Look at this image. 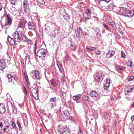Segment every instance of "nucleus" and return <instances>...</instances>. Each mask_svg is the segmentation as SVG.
Wrapping results in <instances>:
<instances>
[{
    "instance_id": "f257e3e1",
    "label": "nucleus",
    "mask_w": 134,
    "mask_h": 134,
    "mask_svg": "<svg viewBox=\"0 0 134 134\" xmlns=\"http://www.w3.org/2000/svg\"><path fill=\"white\" fill-rule=\"evenodd\" d=\"M22 30H19L15 32L12 35V38L9 37L7 38L8 40L12 46L16 44V42H19L22 39L24 36Z\"/></svg>"
},
{
    "instance_id": "f03ea898",
    "label": "nucleus",
    "mask_w": 134,
    "mask_h": 134,
    "mask_svg": "<svg viewBox=\"0 0 134 134\" xmlns=\"http://www.w3.org/2000/svg\"><path fill=\"white\" fill-rule=\"evenodd\" d=\"M10 126L9 122L6 121L2 120L0 122V130H1L0 132H8L9 130Z\"/></svg>"
},
{
    "instance_id": "7ed1b4c3",
    "label": "nucleus",
    "mask_w": 134,
    "mask_h": 134,
    "mask_svg": "<svg viewBox=\"0 0 134 134\" xmlns=\"http://www.w3.org/2000/svg\"><path fill=\"white\" fill-rule=\"evenodd\" d=\"M120 10L121 11H123L122 14L124 16L131 18L134 15V12L133 10H129L127 8H121Z\"/></svg>"
},
{
    "instance_id": "20e7f679",
    "label": "nucleus",
    "mask_w": 134,
    "mask_h": 134,
    "mask_svg": "<svg viewBox=\"0 0 134 134\" xmlns=\"http://www.w3.org/2000/svg\"><path fill=\"white\" fill-rule=\"evenodd\" d=\"M6 18L4 23L3 24V26L5 28L7 29L9 28L11 26L12 22V20L11 16L9 14H7L5 15Z\"/></svg>"
},
{
    "instance_id": "39448f33",
    "label": "nucleus",
    "mask_w": 134,
    "mask_h": 134,
    "mask_svg": "<svg viewBox=\"0 0 134 134\" xmlns=\"http://www.w3.org/2000/svg\"><path fill=\"white\" fill-rule=\"evenodd\" d=\"M47 51L43 48L39 49L37 52L36 55L39 58L41 57L42 60H44V57L46 56Z\"/></svg>"
},
{
    "instance_id": "423d86ee",
    "label": "nucleus",
    "mask_w": 134,
    "mask_h": 134,
    "mask_svg": "<svg viewBox=\"0 0 134 134\" xmlns=\"http://www.w3.org/2000/svg\"><path fill=\"white\" fill-rule=\"evenodd\" d=\"M57 99L55 97L51 98L49 101V107L51 108L54 107L56 105Z\"/></svg>"
},
{
    "instance_id": "0eeeda50",
    "label": "nucleus",
    "mask_w": 134,
    "mask_h": 134,
    "mask_svg": "<svg viewBox=\"0 0 134 134\" xmlns=\"http://www.w3.org/2000/svg\"><path fill=\"white\" fill-rule=\"evenodd\" d=\"M38 86L36 85L32 90V93L33 96L34 97L35 99H36L38 98L37 97L38 94Z\"/></svg>"
},
{
    "instance_id": "6e6552de",
    "label": "nucleus",
    "mask_w": 134,
    "mask_h": 134,
    "mask_svg": "<svg viewBox=\"0 0 134 134\" xmlns=\"http://www.w3.org/2000/svg\"><path fill=\"white\" fill-rule=\"evenodd\" d=\"M27 21L25 19H21L18 26V30H24L25 25Z\"/></svg>"
},
{
    "instance_id": "1a4fd4ad",
    "label": "nucleus",
    "mask_w": 134,
    "mask_h": 134,
    "mask_svg": "<svg viewBox=\"0 0 134 134\" xmlns=\"http://www.w3.org/2000/svg\"><path fill=\"white\" fill-rule=\"evenodd\" d=\"M9 1L12 5V7L11 9L13 12L16 10V8L15 6L17 4L19 0H9Z\"/></svg>"
},
{
    "instance_id": "9d476101",
    "label": "nucleus",
    "mask_w": 134,
    "mask_h": 134,
    "mask_svg": "<svg viewBox=\"0 0 134 134\" xmlns=\"http://www.w3.org/2000/svg\"><path fill=\"white\" fill-rule=\"evenodd\" d=\"M132 91H134V86H128L126 87L125 92L126 94Z\"/></svg>"
},
{
    "instance_id": "9b49d317",
    "label": "nucleus",
    "mask_w": 134,
    "mask_h": 134,
    "mask_svg": "<svg viewBox=\"0 0 134 134\" xmlns=\"http://www.w3.org/2000/svg\"><path fill=\"white\" fill-rule=\"evenodd\" d=\"M23 4L24 10L25 12L26 13L29 10L28 1L27 0L24 1L23 2Z\"/></svg>"
},
{
    "instance_id": "f8f14e48",
    "label": "nucleus",
    "mask_w": 134,
    "mask_h": 134,
    "mask_svg": "<svg viewBox=\"0 0 134 134\" xmlns=\"http://www.w3.org/2000/svg\"><path fill=\"white\" fill-rule=\"evenodd\" d=\"M110 80L108 79H106V80L105 81L103 84V86L104 89L107 90L109 87L110 84Z\"/></svg>"
},
{
    "instance_id": "ddd939ff",
    "label": "nucleus",
    "mask_w": 134,
    "mask_h": 134,
    "mask_svg": "<svg viewBox=\"0 0 134 134\" xmlns=\"http://www.w3.org/2000/svg\"><path fill=\"white\" fill-rule=\"evenodd\" d=\"M5 67V62L4 59L0 60V70H3Z\"/></svg>"
},
{
    "instance_id": "4468645a",
    "label": "nucleus",
    "mask_w": 134,
    "mask_h": 134,
    "mask_svg": "<svg viewBox=\"0 0 134 134\" xmlns=\"http://www.w3.org/2000/svg\"><path fill=\"white\" fill-rule=\"evenodd\" d=\"M35 24L34 23L29 22L27 23V25L28 26L29 29L35 30L36 29V27L35 25Z\"/></svg>"
},
{
    "instance_id": "2eb2a0df",
    "label": "nucleus",
    "mask_w": 134,
    "mask_h": 134,
    "mask_svg": "<svg viewBox=\"0 0 134 134\" xmlns=\"http://www.w3.org/2000/svg\"><path fill=\"white\" fill-rule=\"evenodd\" d=\"M5 111V105L4 103L0 104V113L3 114Z\"/></svg>"
},
{
    "instance_id": "dca6fc26",
    "label": "nucleus",
    "mask_w": 134,
    "mask_h": 134,
    "mask_svg": "<svg viewBox=\"0 0 134 134\" xmlns=\"http://www.w3.org/2000/svg\"><path fill=\"white\" fill-rule=\"evenodd\" d=\"M115 52L114 51L110 50L109 51L108 53L107 54L106 56L107 58L111 57L115 54Z\"/></svg>"
},
{
    "instance_id": "f3484780",
    "label": "nucleus",
    "mask_w": 134,
    "mask_h": 134,
    "mask_svg": "<svg viewBox=\"0 0 134 134\" xmlns=\"http://www.w3.org/2000/svg\"><path fill=\"white\" fill-rule=\"evenodd\" d=\"M57 65L60 72L63 74L64 72V71L63 67V65L60 63H58Z\"/></svg>"
},
{
    "instance_id": "a211bd4d",
    "label": "nucleus",
    "mask_w": 134,
    "mask_h": 134,
    "mask_svg": "<svg viewBox=\"0 0 134 134\" xmlns=\"http://www.w3.org/2000/svg\"><path fill=\"white\" fill-rule=\"evenodd\" d=\"M90 95L91 96L94 97H97L98 95V93L96 91H92L90 93Z\"/></svg>"
},
{
    "instance_id": "6ab92c4d",
    "label": "nucleus",
    "mask_w": 134,
    "mask_h": 134,
    "mask_svg": "<svg viewBox=\"0 0 134 134\" xmlns=\"http://www.w3.org/2000/svg\"><path fill=\"white\" fill-rule=\"evenodd\" d=\"M35 76L36 79L40 80L41 79V75L39 72L38 71H36L35 72Z\"/></svg>"
},
{
    "instance_id": "aec40b11",
    "label": "nucleus",
    "mask_w": 134,
    "mask_h": 134,
    "mask_svg": "<svg viewBox=\"0 0 134 134\" xmlns=\"http://www.w3.org/2000/svg\"><path fill=\"white\" fill-rule=\"evenodd\" d=\"M95 21V19L92 18L88 19V20H85V22L87 23H89L90 24H92Z\"/></svg>"
},
{
    "instance_id": "412c9836",
    "label": "nucleus",
    "mask_w": 134,
    "mask_h": 134,
    "mask_svg": "<svg viewBox=\"0 0 134 134\" xmlns=\"http://www.w3.org/2000/svg\"><path fill=\"white\" fill-rule=\"evenodd\" d=\"M98 1H99V4L102 7L104 6V5L102 4L103 1H105L106 3H108L110 1V0H98Z\"/></svg>"
},
{
    "instance_id": "4be33fe9",
    "label": "nucleus",
    "mask_w": 134,
    "mask_h": 134,
    "mask_svg": "<svg viewBox=\"0 0 134 134\" xmlns=\"http://www.w3.org/2000/svg\"><path fill=\"white\" fill-rule=\"evenodd\" d=\"M68 130V128L67 127H65L62 130L60 134H67Z\"/></svg>"
},
{
    "instance_id": "5701e85b",
    "label": "nucleus",
    "mask_w": 134,
    "mask_h": 134,
    "mask_svg": "<svg viewBox=\"0 0 134 134\" xmlns=\"http://www.w3.org/2000/svg\"><path fill=\"white\" fill-rule=\"evenodd\" d=\"M87 11L90 14H91L92 13H93L94 12V9L92 7H91L90 9H87Z\"/></svg>"
},
{
    "instance_id": "b1692460",
    "label": "nucleus",
    "mask_w": 134,
    "mask_h": 134,
    "mask_svg": "<svg viewBox=\"0 0 134 134\" xmlns=\"http://www.w3.org/2000/svg\"><path fill=\"white\" fill-rule=\"evenodd\" d=\"M7 76L9 82H11L12 80V75L10 74H8L7 75Z\"/></svg>"
},
{
    "instance_id": "393cba45",
    "label": "nucleus",
    "mask_w": 134,
    "mask_h": 134,
    "mask_svg": "<svg viewBox=\"0 0 134 134\" xmlns=\"http://www.w3.org/2000/svg\"><path fill=\"white\" fill-rule=\"evenodd\" d=\"M110 25L112 27L115 29H116L117 28L116 24L113 22H110Z\"/></svg>"
},
{
    "instance_id": "a878e982",
    "label": "nucleus",
    "mask_w": 134,
    "mask_h": 134,
    "mask_svg": "<svg viewBox=\"0 0 134 134\" xmlns=\"http://www.w3.org/2000/svg\"><path fill=\"white\" fill-rule=\"evenodd\" d=\"M126 63L128 66L130 67L131 68H133V62H132L130 60H129Z\"/></svg>"
},
{
    "instance_id": "bb28decb",
    "label": "nucleus",
    "mask_w": 134,
    "mask_h": 134,
    "mask_svg": "<svg viewBox=\"0 0 134 134\" xmlns=\"http://www.w3.org/2000/svg\"><path fill=\"white\" fill-rule=\"evenodd\" d=\"M80 98V97L78 95L74 96H73L72 98L74 100H79Z\"/></svg>"
},
{
    "instance_id": "cd10ccee",
    "label": "nucleus",
    "mask_w": 134,
    "mask_h": 134,
    "mask_svg": "<svg viewBox=\"0 0 134 134\" xmlns=\"http://www.w3.org/2000/svg\"><path fill=\"white\" fill-rule=\"evenodd\" d=\"M103 75V72L101 71H99L97 73L96 76L102 78V79H103V77H102V75Z\"/></svg>"
},
{
    "instance_id": "c85d7f7f",
    "label": "nucleus",
    "mask_w": 134,
    "mask_h": 134,
    "mask_svg": "<svg viewBox=\"0 0 134 134\" xmlns=\"http://www.w3.org/2000/svg\"><path fill=\"white\" fill-rule=\"evenodd\" d=\"M82 29L80 27H77L76 29H75V33H77V32H82Z\"/></svg>"
},
{
    "instance_id": "c756f323",
    "label": "nucleus",
    "mask_w": 134,
    "mask_h": 134,
    "mask_svg": "<svg viewBox=\"0 0 134 134\" xmlns=\"http://www.w3.org/2000/svg\"><path fill=\"white\" fill-rule=\"evenodd\" d=\"M116 68L119 70H122L125 69L124 67L120 65H118L116 66Z\"/></svg>"
},
{
    "instance_id": "7c9ffc66",
    "label": "nucleus",
    "mask_w": 134,
    "mask_h": 134,
    "mask_svg": "<svg viewBox=\"0 0 134 134\" xmlns=\"http://www.w3.org/2000/svg\"><path fill=\"white\" fill-rule=\"evenodd\" d=\"M103 26L105 28L106 30H108L109 32L111 31V30L110 29L109 27L107 26L105 23H103Z\"/></svg>"
},
{
    "instance_id": "2f4dec72",
    "label": "nucleus",
    "mask_w": 134,
    "mask_h": 134,
    "mask_svg": "<svg viewBox=\"0 0 134 134\" xmlns=\"http://www.w3.org/2000/svg\"><path fill=\"white\" fill-rule=\"evenodd\" d=\"M76 34V36L78 38H80L81 36L82 35V32H77V33H75Z\"/></svg>"
},
{
    "instance_id": "473e14b6",
    "label": "nucleus",
    "mask_w": 134,
    "mask_h": 134,
    "mask_svg": "<svg viewBox=\"0 0 134 134\" xmlns=\"http://www.w3.org/2000/svg\"><path fill=\"white\" fill-rule=\"evenodd\" d=\"M95 80L96 82H100L101 80V78L97 76L95 77Z\"/></svg>"
},
{
    "instance_id": "72a5a7b5",
    "label": "nucleus",
    "mask_w": 134,
    "mask_h": 134,
    "mask_svg": "<svg viewBox=\"0 0 134 134\" xmlns=\"http://www.w3.org/2000/svg\"><path fill=\"white\" fill-rule=\"evenodd\" d=\"M63 113L65 116H68L69 115V113L66 110H64L63 112Z\"/></svg>"
},
{
    "instance_id": "f704fd0d",
    "label": "nucleus",
    "mask_w": 134,
    "mask_h": 134,
    "mask_svg": "<svg viewBox=\"0 0 134 134\" xmlns=\"http://www.w3.org/2000/svg\"><path fill=\"white\" fill-rule=\"evenodd\" d=\"M63 17L66 20H69L70 18L68 14L64 15Z\"/></svg>"
},
{
    "instance_id": "c9c22d12",
    "label": "nucleus",
    "mask_w": 134,
    "mask_h": 134,
    "mask_svg": "<svg viewBox=\"0 0 134 134\" xmlns=\"http://www.w3.org/2000/svg\"><path fill=\"white\" fill-rule=\"evenodd\" d=\"M88 97L86 96H83L82 97V100L84 102L87 101L88 99Z\"/></svg>"
},
{
    "instance_id": "e433bc0d",
    "label": "nucleus",
    "mask_w": 134,
    "mask_h": 134,
    "mask_svg": "<svg viewBox=\"0 0 134 134\" xmlns=\"http://www.w3.org/2000/svg\"><path fill=\"white\" fill-rule=\"evenodd\" d=\"M51 84L53 86H55V82L54 79H52L51 81Z\"/></svg>"
},
{
    "instance_id": "4c0bfd02",
    "label": "nucleus",
    "mask_w": 134,
    "mask_h": 134,
    "mask_svg": "<svg viewBox=\"0 0 134 134\" xmlns=\"http://www.w3.org/2000/svg\"><path fill=\"white\" fill-rule=\"evenodd\" d=\"M83 17L86 19H87L88 18V15L87 13H84L83 15Z\"/></svg>"
},
{
    "instance_id": "58836bf2",
    "label": "nucleus",
    "mask_w": 134,
    "mask_h": 134,
    "mask_svg": "<svg viewBox=\"0 0 134 134\" xmlns=\"http://www.w3.org/2000/svg\"><path fill=\"white\" fill-rule=\"evenodd\" d=\"M16 124L18 126L19 130H21L22 129V127L20 123L18 121H17L16 122Z\"/></svg>"
},
{
    "instance_id": "ea45409f",
    "label": "nucleus",
    "mask_w": 134,
    "mask_h": 134,
    "mask_svg": "<svg viewBox=\"0 0 134 134\" xmlns=\"http://www.w3.org/2000/svg\"><path fill=\"white\" fill-rule=\"evenodd\" d=\"M12 126L13 128L15 129L16 130V125L15 124V123L14 122H12Z\"/></svg>"
},
{
    "instance_id": "a19ab883",
    "label": "nucleus",
    "mask_w": 134,
    "mask_h": 134,
    "mask_svg": "<svg viewBox=\"0 0 134 134\" xmlns=\"http://www.w3.org/2000/svg\"><path fill=\"white\" fill-rule=\"evenodd\" d=\"M38 2L41 4L43 5L45 3L44 1L43 0H38Z\"/></svg>"
},
{
    "instance_id": "79ce46f5",
    "label": "nucleus",
    "mask_w": 134,
    "mask_h": 134,
    "mask_svg": "<svg viewBox=\"0 0 134 134\" xmlns=\"http://www.w3.org/2000/svg\"><path fill=\"white\" fill-rule=\"evenodd\" d=\"M25 41L26 42L28 43H31L32 42V41L31 40L28 39L27 37H25Z\"/></svg>"
},
{
    "instance_id": "37998d69",
    "label": "nucleus",
    "mask_w": 134,
    "mask_h": 134,
    "mask_svg": "<svg viewBox=\"0 0 134 134\" xmlns=\"http://www.w3.org/2000/svg\"><path fill=\"white\" fill-rule=\"evenodd\" d=\"M37 49L36 43L35 42L34 45V52L35 54H36V51Z\"/></svg>"
},
{
    "instance_id": "c03bdc74",
    "label": "nucleus",
    "mask_w": 134,
    "mask_h": 134,
    "mask_svg": "<svg viewBox=\"0 0 134 134\" xmlns=\"http://www.w3.org/2000/svg\"><path fill=\"white\" fill-rule=\"evenodd\" d=\"M24 77L25 78L26 80H28V76L27 75V74L25 72H24Z\"/></svg>"
},
{
    "instance_id": "a18cd8bd",
    "label": "nucleus",
    "mask_w": 134,
    "mask_h": 134,
    "mask_svg": "<svg viewBox=\"0 0 134 134\" xmlns=\"http://www.w3.org/2000/svg\"><path fill=\"white\" fill-rule=\"evenodd\" d=\"M70 48L72 50H74L76 48V46L75 45L71 44Z\"/></svg>"
},
{
    "instance_id": "49530a36",
    "label": "nucleus",
    "mask_w": 134,
    "mask_h": 134,
    "mask_svg": "<svg viewBox=\"0 0 134 134\" xmlns=\"http://www.w3.org/2000/svg\"><path fill=\"white\" fill-rule=\"evenodd\" d=\"M13 110V113L14 114H16V113L17 111L16 110V109L15 108L13 107L12 108Z\"/></svg>"
},
{
    "instance_id": "de8ad7c7",
    "label": "nucleus",
    "mask_w": 134,
    "mask_h": 134,
    "mask_svg": "<svg viewBox=\"0 0 134 134\" xmlns=\"http://www.w3.org/2000/svg\"><path fill=\"white\" fill-rule=\"evenodd\" d=\"M87 48L91 51H94L96 49V48L95 47H91L89 48Z\"/></svg>"
},
{
    "instance_id": "09e8293b",
    "label": "nucleus",
    "mask_w": 134,
    "mask_h": 134,
    "mask_svg": "<svg viewBox=\"0 0 134 134\" xmlns=\"http://www.w3.org/2000/svg\"><path fill=\"white\" fill-rule=\"evenodd\" d=\"M134 78V76H131L129 78V81H132Z\"/></svg>"
},
{
    "instance_id": "8fccbe9b",
    "label": "nucleus",
    "mask_w": 134,
    "mask_h": 134,
    "mask_svg": "<svg viewBox=\"0 0 134 134\" xmlns=\"http://www.w3.org/2000/svg\"><path fill=\"white\" fill-rule=\"evenodd\" d=\"M13 77L14 79V80L16 81H17L18 79V78L15 75H14L13 76Z\"/></svg>"
},
{
    "instance_id": "3c124183",
    "label": "nucleus",
    "mask_w": 134,
    "mask_h": 134,
    "mask_svg": "<svg viewBox=\"0 0 134 134\" xmlns=\"http://www.w3.org/2000/svg\"><path fill=\"white\" fill-rule=\"evenodd\" d=\"M113 5L112 4H110L108 6V7L109 8L111 9L113 7Z\"/></svg>"
},
{
    "instance_id": "603ef678",
    "label": "nucleus",
    "mask_w": 134,
    "mask_h": 134,
    "mask_svg": "<svg viewBox=\"0 0 134 134\" xmlns=\"http://www.w3.org/2000/svg\"><path fill=\"white\" fill-rule=\"evenodd\" d=\"M95 31L97 33H98L100 32V30L99 28H96L95 30Z\"/></svg>"
},
{
    "instance_id": "864d4df0",
    "label": "nucleus",
    "mask_w": 134,
    "mask_h": 134,
    "mask_svg": "<svg viewBox=\"0 0 134 134\" xmlns=\"http://www.w3.org/2000/svg\"><path fill=\"white\" fill-rule=\"evenodd\" d=\"M4 27V26H3V25L0 24V31L3 29Z\"/></svg>"
},
{
    "instance_id": "5fc2aeb1",
    "label": "nucleus",
    "mask_w": 134,
    "mask_h": 134,
    "mask_svg": "<svg viewBox=\"0 0 134 134\" xmlns=\"http://www.w3.org/2000/svg\"><path fill=\"white\" fill-rule=\"evenodd\" d=\"M96 35L98 37H100L101 36L100 33L99 32L97 33L96 34Z\"/></svg>"
},
{
    "instance_id": "6e6d98bb",
    "label": "nucleus",
    "mask_w": 134,
    "mask_h": 134,
    "mask_svg": "<svg viewBox=\"0 0 134 134\" xmlns=\"http://www.w3.org/2000/svg\"><path fill=\"white\" fill-rule=\"evenodd\" d=\"M122 54H121V57L123 58H125V54L123 53L122 52H121Z\"/></svg>"
},
{
    "instance_id": "4d7b16f0",
    "label": "nucleus",
    "mask_w": 134,
    "mask_h": 134,
    "mask_svg": "<svg viewBox=\"0 0 134 134\" xmlns=\"http://www.w3.org/2000/svg\"><path fill=\"white\" fill-rule=\"evenodd\" d=\"M24 93H25L26 94H27V92L26 89L25 87H24Z\"/></svg>"
},
{
    "instance_id": "13d9d810",
    "label": "nucleus",
    "mask_w": 134,
    "mask_h": 134,
    "mask_svg": "<svg viewBox=\"0 0 134 134\" xmlns=\"http://www.w3.org/2000/svg\"><path fill=\"white\" fill-rule=\"evenodd\" d=\"M95 53H96V54H99L100 53V52L99 51H96Z\"/></svg>"
},
{
    "instance_id": "bf43d9fd",
    "label": "nucleus",
    "mask_w": 134,
    "mask_h": 134,
    "mask_svg": "<svg viewBox=\"0 0 134 134\" xmlns=\"http://www.w3.org/2000/svg\"><path fill=\"white\" fill-rule=\"evenodd\" d=\"M131 119L132 121L134 120V116H132L131 117Z\"/></svg>"
},
{
    "instance_id": "052dcab7",
    "label": "nucleus",
    "mask_w": 134,
    "mask_h": 134,
    "mask_svg": "<svg viewBox=\"0 0 134 134\" xmlns=\"http://www.w3.org/2000/svg\"><path fill=\"white\" fill-rule=\"evenodd\" d=\"M118 31L122 35L123 34V33L122 32L121 30H118Z\"/></svg>"
},
{
    "instance_id": "680f3d73",
    "label": "nucleus",
    "mask_w": 134,
    "mask_h": 134,
    "mask_svg": "<svg viewBox=\"0 0 134 134\" xmlns=\"http://www.w3.org/2000/svg\"><path fill=\"white\" fill-rule=\"evenodd\" d=\"M107 113H105L104 114V116H107Z\"/></svg>"
},
{
    "instance_id": "e2e57ef3",
    "label": "nucleus",
    "mask_w": 134,
    "mask_h": 134,
    "mask_svg": "<svg viewBox=\"0 0 134 134\" xmlns=\"http://www.w3.org/2000/svg\"><path fill=\"white\" fill-rule=\"evenodd\" d=\"M104 129L105 131H107V130L106 127L105 126H104Z\"/></svg>"
},
{
    "instance_id": "0e129e2a",
    "label": "nucleus",
    "mask_w": 134,
    "mask_h": 134,
    "mask_svg": "<svg viewBox=\"0 0 134 134\" xmlns=\"http://www.w3.org/2000/svg\"><path fill=\"white\" fill-rule=\"evenodd\" d=\"M68 56L67 55L66 56V58H65V60H66L67 61H68Z\"/></svg>"
},
{
    "instance_id": "69168bd1",
    "label": "nucleus",
    "mask_w": 134,
    "mask_h": 134,
    "mask_svg": "<svg viewBox=\"0 0 134 134\" xmlns=\"http://www.w3.org/2000/svg\"><path fill=\"white\" fill-rule=\"evenodd\" d=\"M133 131H132V132L133 134H134V128H133Z\"/></svg>"
},
{
    "instance_id": "338daca9",
    "label": "nucleus",
    "mask_w": 134,
    "mask_h": 134,
    "mask_svg": "<svg viewBox=\"0 0 134 134\" xmlns=\"http://www.w3.org/2000/svg\"><path fill=\"white\" fill-rule=\"evenodd\" d=\"M108 118V117L107 116H105V118L106 119H107Z\"/></svg>"
},
{
    "instance_id": "774afa93",
    "label": "nucleus",
    "mask_w": 134,
    "mask_h": 134,
    "mask_svg": "<svg viewBox=\"0 0 134 134\" xmlns=\"http://www.w3.org/2000/svg\"><path fill=\"white\" fill-rule=\"evenodd\" d=\"M2 10V7L0 6V11Z\"/></svg>"
}]
</instances>
